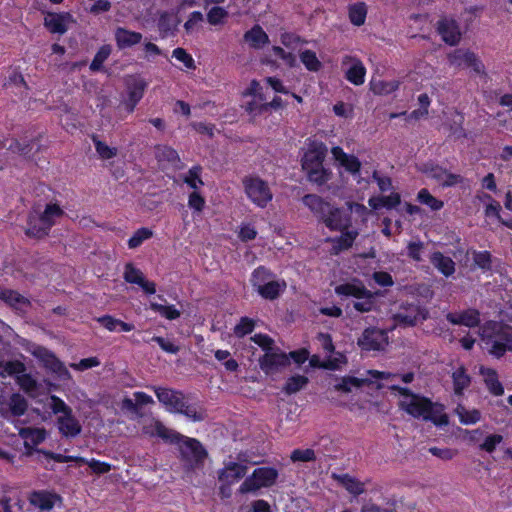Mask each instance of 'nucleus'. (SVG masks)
Instances as JSON below:
<instances>
[{"instance_id":"obj_1","label":"nucleus","mask_w":512,"mask_h":512,"mask_svg":"<svg viewBox=\"0 0 512 512\" xmlns=\"http://www.w3.org/2000/svg\"><path fill=\"white\" fill-rule=\"evenodd\" d=\"M145 433L150 436H157L165 443L178 446L179 459L186 475L203 469L205 460L208 457V451L198 439L185 436L170 429L160 420H155L151 427H146Z\"/></svg>"},{"instance_id":"obj_2","label":"nucleus","mask_w":512,"mask_h":512,"mask_svg":"<svg viewBox=\"0 0 512 512\" xmlns=\"http://www.w3.org/2000/svg\"><path fill=\"white\" fill-rule=\"evenodd\" d=\"M479 336L482 348L497 359L512 352V326L509 324L488 320L480 326Z\"/></svg>"},{"instance_id":"obj_3","label":"nucleus","mask_w":512,"mask_h":512,"mask_svg":"<svg viewBox=\"0 0 512 512\" xmlns=\"http://www.w3.org/2000/svg\"><path fill=\"white\" fill-rule=\"evenodd\" d=\"M158 401L172 414H181L193 422L205 419V410L196 403H188L182 391L165 387H153Z\"/></svg>"},{"instance_id":"obj_4","label":"nucleus","mask_w":512,"mask_h":512,"mask_svg":"<svg viewBox=\"0 0 512 512\" xmlns=\"http://www.w3.org/2000/svg\"><path fill=\"white\" fill-rule=\"evenodd\" d=\"M400 408L417 419L430 421L436 426L448 424V416L444 413V405L433 402L430 398L420 394L413 395V399L401 400Z\"/></svg>"},{"instance_id":"obj_5","label":"nucleus","mask_w":512,"mask_h":512,"mask_svg":"<svg viewBox=\"0 0 512 512\" xmlns=\"http://www.w3.org/2000/svg\"><path fill=\"white\" fill-rule=\"evenodd\" d=\"M65 212L57 203H48L44 211L33 208L27 215L25 235L29 238L43 239L47 237L58 218Z\"/></svg>"},{"instance_id":"obj_6","label":"nucleus","mask_w":512,"mask_h":512,"mask_svg":"<svg viewBox=\"0 0 512 512\" xmlns=\"http://www.w3.org/2000/svg\"><path fill=\"white\" fill-rule=\"evenodd\" d=\"M334 291L338 296L354 298L352 306L359 313H368L376 308L379 292L367 289L360 280L339 284Z\"/></svg>"},{"instance_id":"obj_7","label":"nucleus","mask_w":512,"mask_h":512,"mask_svg":"<svg viewBox=\"0 0 512 512\" xmlns=\"http://www.w3.org/2000/svg\"><path fill=\"white\" fill-rule=\"evenodd\" d=\"M279 477V472L275 467L263 466L255 468L251 475L247 476L238 488V493L245 495L256 493L261 488H270L274 486Z\"/></svg>"},{"instance_id":"obj_8","label":"nucleus","mask_w":512,"mask_h":512,"mask_svg":"<svg viewBox=\"0 0 512 512\" xmlns=\"http://www.w3.org/2000/svg\"><path fill=\"white\" fill-rule=\"evenodd\" d=\"M242 185L248 199L260 208H265L273 198L268 183L258 176H245Z\"/></svg>"},{"instance_id":"obj_9","label":"nucleus","mask_w":512,"mask_h":512,"mask_svg":"<svg viewBox=\"0 0 512 512\" xmlns=\"http://www.w3.org/2000/svg\"><path fill=\"white\" fill-rule=\"evenodd\" d=\"M451 66L458 69H470L474 74L486 76L485 65L479 56L465 48H457L448 54Z\"/></svg>"},{"instance_id":"obj_10","label":"nucleus","mask_w":512,"mask_h":512,"mask_svg":"<svg viewBox=\"0 0 512 512\" xmlns=\"http://www.w3.org/2000/svg\"><path fill=\"white\" fill-rule=\"evenodd\" d=\"M125 87L127 98L123 100L122 105L125 111L131 114L142 100L148 87V82L139 75H131L125 79Z\"/></svg>"},{"instance_id":"obj_11","label":"nucleus","mask_w":512,"mask_h":512,"mask_svg":"<svg viewBox=\"0 0 512 512\" xmlns=\"http://www.w3.org/2000/svg\"><path fill=\"white\" fill-rule=\"evenodd\" d=\"M389 343L388 332L377 327H367L358 338L362 351H382Z\"/></svg>"},{"instance_id":"obj_12","label":"nucleus","mask_w":512,"mask_h":512,"mask_svg":"<svg viewBox=\"0 0 512 512\" xmlns=\"http://www.w3.org/2000/svg\"><path fill=\"white\" fill-rule=\"evenodd\" d=\"M30 352L47 370H50L60 377H70V373L64 363L48 348L42 345H34Z\"/></svg>"},{"instance_id":"obj_13","label":"nucleus","mask_w":512,"mask_h":512,"mask_svg":"<svg viewBox=\"0 0 512 512\" xmlns=\"http://www.w3.org/2000/svg\"><path fill=\"white\" fill-rule=\"evenodd\" d=\"M327 155V146L323 142L312 141L302 156V170L307 173L310 169H318L324 166Z\"/></svg>"},{"instance_id":"obj_14","label":"nucleus","mask_w":512,"mask_h":512,"mask_svg":"<svg viewBox=\"0 0 512 512\" xmlns=\"http://www.w3.org/2000/svg\"><path fill=\"white\" fill-rule=\"evenodd\" d=\"M260 369L266 374H274L280 369L290 365L289 356L287 353L280 351L270 350L267 351L258 360Z\"/></svg>"},{"instance_id":"obj_15","label":"nucleus","mask_w":512,"mask_h":512,"mask_svg":"<svg viewBox=\"0 0 512 512\" xmlns=\"http://www.w3.org/2000/svg\"><path fill=\"white\" fill-rule=\"evenodd\" d=\"M437 33L441 39L450 46H456L461 40V31L458 22L453 18L443 17L436 25Z\"/></svg>"},{"instance_id":"obj_16","label":"nucleus","mask_w":512,"mask_h":512,"mask_svg":"<svg viewBox=\"0 0 512 512\" xmlns=\"http://www.w3.org/2000/svg\"><path fill=\"white\" fill-rule=\"evenodd\" d=\"M248 467L234 461H229L224 464V467L218 470V480L222 484L231 486L246 476Z\"/></svg>"},{"instance_id":"obj_17","label":"nucleus","mask_w":512,"mask_h":512,"mask_svg":"<svg viewBox=\"0 0 512 512\" xmlns=\"http://www.w3.org/2000/svg\"><path fill=\"white\" fill-rule=\"evenodd\" d=\"M445 317L452 325H461L468 328L478 327L481 322V314L475 308H468L459 312H448Z\"/></svg>"},{"instance_id":"obj_18","label":"nucleus","mask_w":512,"mask_h":512,"mask_svg":"<svg viewBox=\"0 0 512 512\" xmlns=\"http://www.w3.org/2000/svg\"><path fill=\"white\" fill-rule=\"evenodd\" d=\"M72 15L69 12H48L44 18V26L52 34H65L68 24L72 22Z\"/></svg>"},{"instance_id":"obj_19","label":"nucleus","mask_w":512,"mask_h":512,"mask_svg":"<svg viewBox=\"0 0 512 512\" xmlns=\"http://www.w3.org/2000/svg\"><path fill=\"white\" fill-rule=\"evenodd\" d=\"M60 496L49 490H33L29 493V503L40 511H50L60 500Z\"/></svg>"},{"instance_id":"obj_20","label":"nucleus","mask_w":512,"mask_h":512,"mask_svg":"<svg viewBox=\"0 0 512 512\" xmlns=\"http://www.w3.org/2000/svg\"><path fill=\"white\" fill-rule=\"evenodd\" d=\"M322 222L331 231H345L351 225V219L340 208L331 205L329 212L325 215Z\"/></svg>"},{"instance_id":"obj_21","label":"nucleus","mask_w":512,"mask_h":512,"mask_svg":"<svg viewBox=\"0 0 512 512\" xmlns=\"http://www.w3.org/2000/svg\"><path fill=\"white\" fill-rule=\"evenodd\" d=\"M331 152L335 160L338 161L340 166H342L347 172L353 175L360 173L361 162L355 155L344 152V150L339 146L333 147Z\"/></svg>"},{"instance_id":"obj_22","label":"nucleus","mask_w":512,"mask_h":512,"mask_svg":"<svg viewBox=\"0 0 512 512\" xmlns=\"http://www.w3.org/2000/svg\"><path fill=\"white\" fill-rule=\"evenodd\" d=\"M140 32L132 31L124 27H117L114 32V39L119 50L130 48L142 41Z\"/></svg>"},{"instance_id":"obj_23","label":"nucleus","mask_w":512,"mask_h":512,"mask_svg":"<svg viewBox=\"0 0 512 512\" xmlns=\"http://www.w3.org/2000/svg\"><path fill=\"white\" fill-rule=\"evenodd\" d=\"M428 312L418 305H413L409 311L399 312L395 315L394 319L399 325L406 327H413L419 321L426 320Z\"/></svg>"},{"instance_id":"obj_24","label":"nucleus","mask_w":512,"mask_h":512,"mask_svg":"<svg viewBox=\"0 0 512 512\" xmlns=\"http://www.w3.org/2000/svg\"><path fill=\"white\" fill-rule=\"evenodd\" d=\"M59 433L66 438H74L80 434L82 427L73 413L61 415L57 418Z\"/></svg>"},{"instance_id":"obj_25","label":"nucleus","mask_w":512,"mask_h":512,"mask_svg":"<svg viewBox=\"0 0 512 512\" xmlns=\"http://www.w3.org/2000/svg\"><path fill=\"white\" fill-rule=\"evenodd\" d=\"M451 379L453 384V393L458 397H462L465 390L468 389L472 383V377L464 365H460L451 373Z\"/></svg>"},{"instance_id":"obj_26","label":"nucleus","mask_w":512,"mask_h":512,"mask_svg":"<svg viewBox=\"0 0 512 512\" xmlns=\"http://www.w3.org/2000/svg\"><path fill=\"white\" fill-rule=\"evenodd\" d=\"M303 204L322 222L331 204L316 194H306L302 198Z\"/></svg>"},{"instance_id":"obj_27","label":"nucleus","mask_w":512,"mask_h":512,"mask_svg":"<svg viewBox=\"0 0 512 512\" xmlns=\"http://www.w3.org/2000/svg\"><path fill=\"white\" fill-rule=\"evenodd\" d=\"M479 372L483 376L486 388L492 395L502 396L504 394V387L499 381L498 373L495 369L481 366Z\"/></svg>"},{"instance_id":"obj_28","label":"nucleus","mask_w":512,"mask_h":512,"mask_svg":"<svg viewBox=\"0 0 512 512\" xmlns=\"http://www.w3.org/2000/svg\"><path fill=\"white\" fill-rule=\"evenodd\" d=\"M244 41L253 49H262L269 44V36L259 24H255L250 30L243 35Z\"/></svg>"},{"instance_id":"obj_29","label":"nucleus","mask_w":512,"mask_h":512,"mask_svg":"<svg viewBox=\"0 0 512 512\" xmlns=\"http://www.w3.org/2000/svg\"><path fill=\"white\" fill-rule=\"evenodd\" d=\"M0 300L15 310H22L30 305V301L19 292L6 287H0Z\"/></svg>"},{"instance_id":"obj_30","label":"nucleus","mask_w":512,"mask_h":512,"mask_svg":"<svg viewBox=\"0 0 512 512\" xmlns=\"http://www.w3.org/2000/svg\"><path fill=\"white\" fill-rule=\"evenodd\" d=\"M287 288V283L284 279L275 280L274 278L266 285H262L260 289H258L257 293L265 300H276L285 292Z\"/></svg>"},{"instance_id":"obj_31","label":"nucleus","mask_w":512,"mask_h":512,"mask_svg":"<svg viewBox=\"0 0 512 512\" xmlns=\"http://www.w3.org/2000/svg\"><path fill=\"white\" fill-rule=\"evenodd\" d=\"M95 321L109 332H130L135 328L134 324L124 322L109 314L99 316L95 318Z\"/></svg>"},{"instance_id":"obj_32","label":"nucleus","mask_w":512,"mask_h":512,"mask_svg":"<svg viewBox=\"0 0 512 512\" xmlns=\"http://www.w3.org/2000/svg\"><path fill=\"white\" fill-rule=\"evenodd\" d=\"M430 261L432 265L446 277L455 273V262L451 257L445 256L440 251L433 252Z\"/></svg>"},{"instance_id":"obj_33","label":"nucleus","mask_w":512,"mask_h":512,"mask_svg":"<svg viewBox=\"0 0 512 512\" xmlns=\"http://www.w3.org/2000/svg\"><path fill=\"white\" fill-rule=\"evenodd\" d=\"M401 203V196L397 192H392L388 196H372L368 200L369 206L373 210L386 208L388 210L397 207Z\"/></svg>"},{"instance_id":"obj_34","label":"nucleus","mask_w":512,"mask_h":512,"mask_svg":"<svg viewBox=\"0 0 512 512\" xmlns=\"http://www.w3.org/2000/svg\"><path fill=\"white\" fill-rule=\"evenodd\" d=\"M19 435L24 439V446L28 449L41 444L46 438V431L43 428H22Z\"/></svg>"},{"instance_id":"obj_35","label":"nucleus","mask_w":512,"mask_h":512,"mask_svg":"<svg viewBox=\"0 0 512 512\" xmlns=\"http://www.w3.org/2000/svg\"><path fill=\"white\" fill-rule=\"evenodd\" d=\"M35 139L21 141L13 138L7 147V150L13 154H18L24 158L30 159L33 156V147Z\"/></svg>"},{"instance_id":"obj_36","label":"nucleus","mask_w":512,"mask_h":512,"mask_svg":"<svg viewBox=\"0 0 512 512\" xmlns=\"http://www.w3.org/2000/svg\"><path fill=\"white\" fill-rule=\"evenodd\" d=\"M273 278H275L274 273L269 268L261 265L251 273L250 283L254 290L258 291L262 285H266Z\"/></svg>"},{"instance_id":"obj_37","label":"nucleus","mask_w":512,"mask_h":512,"mask_svg":"<svg viewBox=\"0 0 512 512\" xmlns=\"http://www.w3.org/2000/svg\"><path fill=\"white\" fill-rule=\"evenodd\" d=\"M366 68L359 59H354L351 67L346 71L345 78L352 84L359 86L365 81Z\"/></svg>"},{"instance_id":"obj_38","label":"nucleus","mask_w":512,"mask_h":512,"mask_svg":"<svg viewBox=\"0 0 512 512\" xmlns=\"http://www.w3.org/2000/svg\"><path fill=\"white\" fill-rule=\"evenodd\" d=\"M337 480L350 494L356 497L365 492V484L349 474L339 475Z\"/></svg>"},{"instance_id":"obj_39","label":"nucleus","mask_w":512,"mask_h":512,"mask_svg":"<svg viewBox=\"0 0 512 512\" xmlns=\"http://www.w3.org/2000/svg\"><path fill=\"white\" fill-rule=\"evenodd\" d=\"M367 16V7L364 2H357L349 5L348 17L350 22L355 26H362Z\"/></svg>"},{"instance_id":"obj_40","label":"nucleus","mask_w":512,"mask_h":512,"mask_svg":"<svg viewBox=\"0 0 512 512\" xmlns=\"http://www.w3.org/2000/svg\"><path fill=\"white\" fill-rule=\"evenodd\" d=\"M305 174L307 180L318 187L326 185L333 175L332 171L324 166L318 169H310V171Z\"/></svg>"},{"instance_id":"obj_41","label":"nucleus","mask_w":512,"mask_h":512,"mask_svg":"<svg viewBox=\"0 0 512 512\" xmlns=\"http://www.w3.org/2000/svg\"><path fill=\"white\" fill-rule=\"evenodd\" d=\"M455 413L463 425L476 424L481 419V412L478 409H466L462 404H458Z\"/></svg>"},{"instance_id":"obj_42","label":"nucleus","mask_w":512,"mask_h":512,"mask_svg":"<svg viewBox=\"0 0 512 512\" xmlns=\"http://www.w3.org/2000/svg\"><path fill=\"white\" fill-rule=\"evenodd\" d=\"M308 382V378L304 375H293L286 380L282 391L286 395L295 394L302 390L308 384Z\"/></svg>"},{"instance_id":"obj_43","label":"nucleus","mask_w":512,"mask_h":512,"mask_svg":"<svg viewBox=\"0 0 512 512\" xmlns=\"http://www.w3.org/2000/svg\"><path fill=\"white\" fill-rule=\"evenodd\" d=\"M417 201L426 205L432 211H439L444 207V202L434 197L426 188L419 190L417 193Z\"/></svg>"},{"instance_id":"obj_44","label":"nucleus","mask_w":512,"mask_h":512,"mask_svg":"<svg viewBox=\"0 0 512 512\" xmlns=\"http://www.w3.org/2000/svg\"><path fill=\"white\" fill-rule=\"evenodd\" d=\"M112 52L111 45L104 44L102 45L96 54L94 55V58L92 62L90 63L89 69L92 72H98L103 69L104 62L109 58L110 54Z\"/></svg>"},{"instance_id":"obj_45","label":"nucleus","mask_w":512,"mask_h":512,"mask_svg":"<svg viewBox=\"0 0 512 512\" xmlns=\"http://www.w3.org/2000/svg\"><path fill=\"white\" fill-rule=\"evenodd\" d=\"M299 57L305 68L310 72H318L322 67L316 53L310 49L302 51Z\"/></svg>"},{"instance_id":"obj_46","label":"nucleus","mask_w":512,"mask_h":512,"mask_svg":"<svg viewBox=\"0 0 512 512\" xmlns=\"http://www.w3.org/2000/svg\"><path fill=\"white\" fill-rule=\"evenodd\" d=\"M1 505L4 512H26V501L20 496L4 497Z\"/></svg>"},{"instance_id":"obj_47","label":"nucleus","mask_w":512,"mask_h":512,"mask_svg":"<svg viewBox=\"0 0 512 512\" xmlns=\"http://www.w3.org/2000/svg\"><path fill=\"white\" fill-rule=\"evenodd\" d=\"M153 236V231L147 227H141L137 229L133 235L128 239L127 245L130 249L138 248L143 244L144 241L150 239Z\"/></svg>"},{"instance_id":"obj_48","label":"nucleus","mask_w":512,"mask_h":512,"mask_svg":"<svg viewBox=\"0 0 512 512\" xmlns=\"http://www.w3.org/2000/svg\"><path fill=\"white\" fill-rule=\"evenodd\" d=\"M9 405L12 415L15 417L23 416L28 409L27 400L19 393L12 394Z\"/></svg>"},{"instance_id":"obj_49","label":"nucleus","mask_w":512,"mask_h":512,"mask_svg":"<svg viewBox=\"0 0 512 512\" xmlns=\"http://www.w3.org/2000/svg\"><path fill=\"white\" fill-rule=\"evenodd\" d=\"M150 309L159 313L168 320H176L180 317V311L174 305H162L156 302L150 303Z\"/></svg>"},{"instance_id":"obj_50","label":"nucleus","mask_w":512,"mask_h":512,"mask_svg":"<svg viewBox=\"0 0 512 512\" xmlns=\"http://www.w3.org/2000/svg\"><path fill=\"white\" fill-rule=\"evenodd\" d=\"M123 278L127 283L136 285L145 279L143 272L131 262L125 264Z\"/></svg>"},{"instance_id":"obj_51","label":"nucleus","mask_w":512,"mask_h":512,"mask_svg":"<svg viewBox=\"0 0 512 512\" xmlns=\"http://www.w3.org/2000/svg\"><path fill=\"white\" fill-rule=\"evenodd\" d=\"M26 370L25 364L19 360L0 361V375L4 373L12 375H21Z\"/></svg>"},{"instance_id":"obj_52","label":"nucleus","mask_w":512,"mask_h":512,"mask_svg":"<svg viewBox=\"0 0 512 512\" xmlns=\"http://www.w3.org/2000/svg\"><path fill=\"white\" fill-rule=\"evenodd\" d=\"M157 27L162 38L172 34L175 29L173 17L169 13L163 12L158 19Z\"/></svg>"},{"instance_id":"obj_53","label":"nucleus","mask_w":512,"mask_h":512,"mask_svg":"<svg viewBox=\"0 0 512 512\" xmlns=\"http://www.w3.org/2000/svg\"><path fill=\"white\" fill-rule=\"evenodd\" d=\"M92 141L100 158L108 160L117 155V149L108 146L105 142L101 141L97 135L92 136Z\"/></svg>"},{"instance_id":"obj_54","label":"nucleus","mask_w":512,"mask_h":512,"mask_svg":"<svg viewBox=\"0 0 512 512\" xmlns=\"http://www.w3.org/2000/svg\"><path fill=\"white\" fill-rule=\"evenodd\" d=\"M202 167L200 165H194L189 170L184 178V182L192 189L196 190L199 186L204 183L201 179Z\"/></svg>"},{"instance_id":"obj_55","label":"nucleus","mask_w":512,"mask_h":512,"mask_svg":"<svg viewBox=\"0 0 512 512\" xmlns=\"http://www.w3.org/2000/svg\"><path fill=\"white\" fill-rule=\"evenodd\" d=\"M473 262L481 270L490 271L492 268V255L489 251H474Z\"/></svg>"},{"instance_id":"obj_56","label":"nucleus","mask_w":512,"mask_h":512,"mask_svg":"<svg viewBox=\"0 0 512 512\" xmlns=\"http://www.w3.org/2000/svg\"><path fill=\"white\" fill-rule=\"evenodd\" d=\"M255 328V321L247 316L241 317L239 322L234 327V334L238 338H242L253 332Z\"/></svg>"},{"instance_id":"obj_57","label":"nucleus","mask_w":512,"mask_h":512,"mask_svg":"<svg viewBox=\"0 0 512 512\" xmlns=\"http://www.w3.org/2000/svg\"><path fill=\"white\" fill-rule=\"evenodd\" d=\"M342 234L336 237L333 242L335 243V248L338 250H347L352 247L354 240L357 236V232L355 231H341Z\"/></svg>"},{"instance_id":"obj_58","label":"nucleus","mask_w":512,"mask_h":512,"mask_svg":"<svg viewBox=\"0 0 512 512\" xmlns=\"http://www.w3.org/2000/svg\"><path fill=\"white\" fill-rule=\"evenodd\" d=\"M290 460L293 463L296 462H312L316 460L315 451L311 448L306 449H294L291 452Z\"/></svg>"},{"instance_id":"obj_59","label":"nucleus","mask_w":512,"mask_h":512,"mask_svg":"<svg viewBox=\"0 0 512 512\" xmlns=\"http://www.w3.org/2000/svg\"><path fill=\"white\" fill-rule=\"evenodd\" d=\"M50 403L49 407L52 410L54 414H62V415H69L70 413H73V410L70 406H68L63 399H61L57 395H51L50 396Z\"/></svg>"},{"instance_id":"obj_60","label":"nucleus","mask_w":512,"mask_h":512,"mask_svg":"<svg viewBox=\"0 0 512 512\" xmlns=\"http://www.w3.org/2000/svg\"><path fill=\"white\" fill-rule=\"evenodd\" d=\"M227 16L228 12L225 8L220 6H214L207 13V21L211 25H219L224 22Z\"/></svg>"},{"instance_id":"obj_61","label":"nucleus","mask_w":512,"mask_h":512,"mask_svg":"<svg viewBox=\"0 0 512 512\" xmlns=\"http://www.w3.org/2000/svg\"><path fill=\"white\" fill-rule=\"evenodd\" d=\"M364 380L353 376L343 377L341 382L336 385V389L342 392H351L352 387L359 388L363 385Z\"/></svg>"},{"instance_id":"obj_62","label":"nucleus","mask_w":512,"mask_h":512,"mask_svg":"<svg viewBox=\"0 0 512 512\" xmlns=\"http://www.w3.org/2000/svg\"><path fill=\"white\" fill-rule=\"evenodd\" d=\"M172 56L182 62L187 69H195V61L193 57L181 47H177L173 50Z\"/></svg>"},{"instance_id":"obj_63","label":"nucleus","mask_w":512,"mask_h":512,"mask_svg":"<svg viewBox=\"0 0 512 512\" xmlns=\"http://www.w3.org/2000/svg\"><path fill=\"white\" fill-rule=\"evenodd\" d=\"M503 441V437L500 434L488 435L484 442L480 445V449L487 452L493 453L496 450L497 445Z\"/></svg>"},{"instance_id":"obj_64","label":"nucleus","mask_w":512,"mask_h":512,"mask_svg":"<svg viewBox=\"0 0 512 512\" xmlns=\"http://www.w3.org/2000/svg\"><path fill=\"white\" fill-rule=\"evenodd\" d=\"M251 340L262 348L265 353L267 351L273 350L274 340L267 334L257 333L251 337Z\"/></svg>"}]
</instances>
